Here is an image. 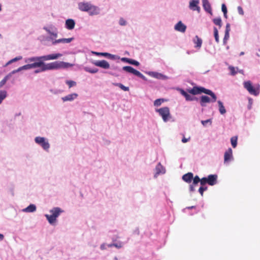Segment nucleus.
<instances>
[{
  "instance_id": "obj_13",
  "label": "nucleus",
  "mask_w": 260,
  "mask_h": 260,
  "mask_svg": "<svg viewBox=\"0 0 260 260\" xmlns=\"http://www.w3.org/2000/svg\"><path fill=\"white\" fill-rule=\"evenodd\" d=\"M203 7L204 10L211 15L212 14L211 5L208 0H202Z\"/></svg>"
},
{
  "instance_id": "obj_3",
  "label": "nucleus",
  "mask_w": 260,
  "mask_h": 260,
  "mask_svg": "<svg viewBox=\"0 0 260 260\" xmlns=\"http://www.w3.org/2000/svg\"><path fill=\"white\" fill-rule=\"evenodd\" d=\"M73 66V64L69 62H66L62 61H56L47 64L45 63L43 70L47 71L60 69H67Z\"/></svg>"
},
{
  "instance_id": "obj_57",
  "label": "nucleus",
  "mask_w": 260,
  "mask_h": 260,
  "mask_svg": "<svg viewBox=\"0 0 260 260\" xmlns=\"http://www.w3.org/2000/svg\"><path fill=\"white\" fill-rule=\"evenodd\" d=\"M114 246L116 247H118V245H117V244H115Z\"/></svg>"
},
{
  "instance_id": "obj_27",
  "label": "nucleus",
  "mask_w": 260,
  "mask_h": 260,
  "mask_svg": "<svg viewBox=\"0 0 260 260\" xmlns=\"http://www.w3.org/2000/svg\"><path fill=\"white\" fill-rule=\"evenodd\" d=\"M32 69L31 68V64H26V65H24V66H23L22 67H20L17 70L13 71L12 72V73H16L17 72H19L20 71H21L22 70H28V69Z\"/></svg>"
},
{
  "instance_id": "obj_17",
  "label": "nucleus",
  "mask_w": 260,
  "mask_h": 260,
  "mask_svg": "<svg viewBox=\"0 0 260 260\" xmlns=\"http://www.w3.org/2000/svg\"><path fill=\"white\" fill-rule=\"evenodd\" d=\"M77 96H78V94L74 93L68 94L64 97H62L61 98V99L63 102L72 101L74 100V99H76L77 98Z\"/></svg>"
},
{
  "instance_id": "obj_1",
  "label": "nucleus",
  "mask_w": 260,
  "mask_h": 260,
  "mask_svg": "<svg viewBox=\"0 0 260 260\" xmlns=\"http://www.w3.org/2000/svg\"><path fill=\"white\" fill-rule=\"evenodd\" d=\"M188 91L189 93L193 95H197L202 93H204L211 96V99L207 95H202L201 97L200 103L202 107H205L207 103L215 102L217 100V97L213 92L211 90L206 89L203 87L194 86L192 88L188 89Z\"/></svg>"
},
{
  "instance_id": "obj_37",
  "label": "nucleus",
  "mask_w": 260,
  "mask_h": 260,
  "mask_svg": "<svg viewBox=\"0 0 260 260\" xmlns=\"http://www.w3.org/2000/svg\"><path fill=\"white\" fill-rule=\"evenodd\" d=\"M193 183L192 184L193 185L197 184L199 182H200L201 179H200L199 177L198 176H196L194 177H193Z\"/></svg>"
},
{
  "instance_id": "obj_19",
  "label": "nucleus",
  "mask_w": 260,
  "mask_h": 260,
  "mask_svg": "<svg viewBox=\"0 0 260 260\" xmlns=\"http://www.w3.org/2000/svg\"><path fill=\"white\" fill-rule=\"evenodd\" d=\"M43 60L37 61L31 64V68H41V71H43V69L44 67L45 63Z\"/></svg>"
},
{
  "instance_id": "obj_15",
  "label": "nucleus",
  "mask_w": 260,
  "mask_h": 260,
  "mask_svg": "<svg viewBox=\"0 0 260 260\" xmlns=\"http://www.w3.org/2000/svg\"><path fill=\"white\" fill-rule=\"evenodd\" d=\"M217 176L216 175H210L207 177L208 184L210 185H214L216 183Z\"/></svg>"
},
{
  "instance_id": "obj_8",
  "label": "nucleus",
  "mask_w": 260,
  "mask_h": 260,
  "mask_svg": "<svg viewBox=\"0 0 260 260\" xmlns=\"http://www.w3.org/2000/svg\"><path fill=\"white\" fill-rule=\"evenodd\" d=\"M122 70L127 73L133 74L144 80H146L145 77L142 74L131 66H124L122 68Z\"/></svg>"
},
{
  "instance_id": "obj_42",
  "label": "nucleus",
  "mask_w": 260,
  "mask_h": 260,
  "mask_svg": "<svg viewBox=\"0 0 260 260\" xmlns=\"http://www.w3.org/2000/svg\"><path fill=\"white\" fill-rule=\"evenodd\" d=\"M207 178L206 177H203L201 179V181H200V183H201V185L202 186H204V185H205L206 183H208V182H207Z\"/></svg>"
},
{
  "instance_id": "obj_30",
  "label": "nucleus",
  "mask_w": 260,
  "mask_h": 260,
  "mask_svg": "<svg viewBox=\"0 0 260 260\" xmlns=\"http://www.w3.org/2000/svg\"><path fill=\"white\" fill-rule=\"evenodd\" d=\"M84 70L88 73L94 74L98 72V69L96 68L91 69L88 67L84 68Z\"/></svg>"
},
{
  "instance_id": "obj_12",
  "label": "nucleus",
  "mask_w": 260,
  "mask_h": 260,
  "mask_svg": "<svg viewBox=\"0 0 260 260\" xmlns=\"http://www.w3.org/2000/svg\"><path fill=\"white\" fill-rule=\"evenodd\" d=\"M233 158V151L231 148H229L224 153V162H226L231 160Z\"/></svg>"
},
{
  "instance_id": "obj_52",
  "label": "nucleus",
  "mask_w": 260,
  "mask_h": 260,
  "mask_svg": "<svg viewBox=\"0 0 260 260\" xmlns=\"http://www.w3.org/2000/svg\"><path fill=\"white\" fill-rule=\"evenodd\" d=\"M4 238V236L3 234H0V241H2Z\"/></svg>"
},
{
  "instance_id": "obj_14",
  "label": "nucleus",
  "mask_w": 260,
  "mask_h": 260,
  "mask_svg": "<svg viewBox=\"0 0 260 260\" xmlns=\"http://www.w3.org/2000/svg\"><path fill=\"white\" fill-rule=\"evenodd\" d=\"M186 26L180 21L175 26V29L181 32H184L186 30Z\"/></svg>"
},
{
  "instance_id": "obj_47",
  "label": "nucleus",
  "mask_w": 260,
  "mask_h": 260,
  "mask_svg": "<svg viewBox=\"0 0 260 260\" xmlns=\"http://www.w3.org/2000/svg\"><path fill=\"white\" fill-rule=\"evenodd\" d=\"M238 13L240 15H243L244 14V11H243V9H242V8L241 7L239 6L238 7Z\"/></svg>"
},
{
  "instance_id": "obj_11",
  "label": "nucleus",
  "mask_w": 260,
  "mask_h": 260,
  "mask_svg": "<svg viewBox=\"0 0 260 260\" xmlns=\"http://www.w3.org/2000/svg\"><path fill=\"white\" fill-rule=\"evenodd\" d=\"M199 3V0H191L189 3V8L193 11H197L199 12L200 8L198 6Z\"/></svg>"
},
{
  "instance_id": "obj_24",
  "label": "nucleus",
  "mask_w": 260,
  "mask_h": 260,
  "mask_svg": "<svg viewBox=\"0 0 260 260\" xmlns=\"http://www.w3.org/2000/svg\"><path fill=\"white\" fill-rule=\"evenodd\" d=\"M156 170V174H159L160 173H165V169L164 168V167L159 163L155 168Z\"/></svg>"
},
{
  "instance_id": "obj_43",
  "label": "nucleus",
  "mask_w": 260,
  "mask_h": 260,
  "mask_svg": "<svg viewBox=\"0 0 260 260\" xmlns=\"http://www.w3.org/2000/svg\"><path fill=\"white\" fill-rule=\"evenodd\" d=\"M8 76H6L1 82H0V86H3L7 82L8 80Z\"/></svg>"
},
{
  "instance_id": "obj_54",
  "label": "nucleus",
  "mask_w": 260,
  "mask_h": 260,
  "mask_svg": "<svg viewBox=\"0 0 260 260\" xmlns=\"http://www.w3.org/2000/svg\"><path fill=\"white\" fill-rule=\"evenodd\" d=\"M153 74H154V77H157V78L158 77L157 76H156V75H157L158 74H157V73H153Z\"/></svg>"
},
{
  "instance_id": "obj_5",
  "label": "nucleus",
  "mask_w": 260,
  "mask_h": 260,
  "mask_svg": "<svg viewBox=\"0 0 260 260\" xmlns=\"http://www.w3.org/2000/svg\"><path fill=\"white\" fill-rule=\"evenodd\" d=\"M51 215L46 214L45 216L47 218L48 222L50 224H53L55 222L57 217L60 215L63 211L59 207H55L50 210Z\"/></svg>"
},
{
  "instance_id": "obj_39",
  "label": "nucleus",
  "mask_w": 260,
  "mask_h": 260,
  "mask_svg": "<svg viewBox=\"0 0 260 260\" xmlns=\"http://www.w3.org/2000/svg\"><path fill=\"white\" fill-rule=\"evenodd\" d=\"M163 101L164 100L162 99H157L154 101V105L155 106H159L161 104Z\"/></svg>"
},
{
  "instance_id": "obj_49",
  "label": "nucleus",
  "mask_w": 260,
  "mask_h": 260,
  "mask_svg": "<svg viewBox=\"0 0 260 260\" xmlns=\"http://www.w3.org/2000/svg\"><path fill=\"white\" fill-rule=\"evenodd\" d=\"M230 24L229 23H227L226 25V29L225 32L229 33L230 31Z\"/></svg>"
},
{
  "instance_id": "obj_51",
  "label": "nucleus",
  "mask_w": 260,
  "mask_h": 260,
  "mask_svg": "<svg viewBox=\"0 0 260 260\" xmlns=\"http://www.w3.org/2000/svg\"><path fill=\"white\" fill-rule=\"evenodd\" d=\"M189 190L190 191H194V188L193 187V184H191L189 186Z\"/></svg>"
},
{
  "instance_id": "obj_25",
  "label": "nucleus",
  "mask_w": 260,
  "mask_h": 260,
  "mask_svg": "<svg viewBox=\"0 0 260 260\" xmlns=\"http://www.w3.org/2000/svg\"><path fill=\"white\" fill-rule=\"evenodd\" d=\"M92 53L97 55H102V56H103L105 57H108L111 59H113L114 58V56L113 55H112L109 53H106V52L100 53V52H93Z\"/></svg>"
},
{
  "instance_id": "obj_7",
  "label": "nucleus",
  "mask_w": 260,
  "mask_h": 260,
  "mask_svg": "<svg viewBox=\"0 0 260 260\" xmlns=\"http://www.w3.org/2000/svg\"><path fill=\"white\" fill-rule=\"evenodd\" d=\"M244 87L247 90L249 93L252 95H257L259 94V90L258 88H254L250 81H246L244 83Z\"/></svg>"
},
{
  "instance_id": "obj_46",
  "label": "nucleus",
  "mask_w": 260,
  "mask_h": 260,
  "mask_svg": "<svg viewBox=\"0 0 260 260\" xmlns=\"http://www.w3.org/2000/svg\"><path fill=\"white\" fill-rule=\"evenodd\" d=\"M208 122H210V124H211L212 123V121H211V119H207L206 120H202L201 121V123H202V124L203 125H206V124L208 123Z\"/></svg>"
},
{
  "instance_id": "obj_29",
  "label": "nucleus",
  "mask_w": 260,
  "mask_h": 260,
  "mask_svg": "<svg viewBox=\"0 0 260 260\" xmlns=\"http://www.w3.org/2000/svg\"><path fill=\"white\" fill-rule=\"evenodd\" d=\"M238 137L237 136L233 137L231 138V144L233 148H235L237 145Z\"/></svg>"
},
{
  "instance_id": "obj_23",
  "label": "nucleus",
  "mask_w": 260,
  "mask_h": 260,
  "mask_svg": "<svg viewBox=\"0 0 260 260\" xmlns=\"http://www.w3.org/2000/svg\"><path fill=\"white\" fill-rule=\"evenodd\" d=\"M193 42L196 44L195 47L198 48H200L202 44V40L198 36L195 37L193 40Z\"/></svg>"
},
{
  "instance_id": "obj_55",
  "label": "nucleus",
  "mask_w": 260,
  "mask_h": 260,
  "mask_svg": "<svg viewBox=\"0 0 260 260\" xmlns=\"http://www.w3.org/2000/svg\"><path fill=\"white\" fill-rule=\"evenodd\" d=\"M194 208V206H191V207H188V209H192V208Z\"/></svg>"
},
{
  "instance_id": "obj_36",
  "label": "nucleus",
  "mask_w": 260,
  "mask_h": 260,
  "mask_svg": "<svg viewBox=\"0 0 260 260\" xmlns=\"http://www.w3.org/2000/svg\"><path fill=\"white\" fill-rule=\"evenodd\" d=\"M66 83L68 85L69 88H71V87L74 86L76 85V82H75L74 81H72V80H67L66 81Z\"/></svg>"
},
{
  "instance_id": "obj_44",
  "label": "nucleus",
  "mask_w": 260,
  "mask_h": 260,
  "mask_svg": "<svg viewBox=\"0 0 260 260\" xmlns=\"http://www.w3.org/2000/svg\"><path fill=\"white\" fill-rule=\"evenodd\" d=\"M230 37V34L228 32H225L224 37L223 38V43L224 44H225L226 42V41L229 39Z\"/></svg>"
},
{
  "instance_id": "obj_31",
  "label": "nucleus",
  "mask_w": 260,
  "mask_h": 260,
  "mask_svg": "<svg viewBox=\"0 0 260 260\" xmlns=\"http://www.w3.org/2000/svg\"><path fill=\"white\" fill-rule=\"evenodd\" d=\"M213 21L215 25H218L219 27H221L222 21L220 18H214Z\"/></svg>"
},
{
  "instance_id": "obj_6",
  "label": "nucleus",
  "mask_w": 260,
  "mask_h": 260,
  "mask_svg": "<svg viewBox=\"0 0 260 260\" xmlns=\"http://www.w3.org/2000/svg\"><path fill=\"white\" fill-rule=\"evenodd\" d=\"M156 111L162 117L164 121L166 122L170 118V110L168 107H162L157 109Z\"/></svg>"
},
{
  "instance_id": "obj_16",
  "label": "nucleus",
  "mask_w": 260,
  "mask_h": 260,
  "mask_svg": "<svg viewBox=\"0 0 260 260\" xmlns=\"http://www.w3.org/2000/svg\"><path fill=\"white\" fill-rule=\"evenodd\" d=\"M182 180L187 183H190L193 179V174L191 172L187 173L183 175Z\"/></svg>"
},
{
  "instance_id": "obj_38",
  "label": "nucleus",
  "mask_w": 260,
  "mask_h": 260,
  "mask_svg": "<svg viewBox=\"0 0 260 260\" xmlns=\"http://www.w3.org/2000/svg\"><path fill=\"white\" fill-rule=\"evenodd\" d=\"M229 69L230 71L231 74L233 76L236 75L237 72L236 71V69L233 66H230L229 67Z\"/></svg>"
},
{
  "instance_id": "obj_4",
  "label": "nucleus",
  "mask_w": 260,
  "mask_h": 260,
  "mask_svg": "<svg viewBox=\"0 0 260 260\" xmlns=\"http://www.w3.org/2000/svg\"><path fill=\"white\" fill-rule=\"evenodd\" d=\"M62 56L60 53L51 54L47 55H44L39 57H32L27 59L26 62H36L40 60H54Z\"/></svg>"
},
{
  "instance_id": "obj_9",
  "label": "nucleus",
  "mask_w": 260,
  "mask_h": 260,
  "mask_svg": "<svg viewBox=\"0 0 260 260\" xmlns=\"http://www.w3.org/2000/svg\"><path fill=\"white\" fill-rule=\"evenodd\" d=\"M35 142L40 144L45 150H48L49 148L50 145L48 142L43 137H36Z\"/></svg>"
},
{
  "instance_id": "obj_45",
  "label": "nucleus",
  "mask_w": 260,
  "mask_h": 260,
  "mask_svg": "<svg viewBox=\"0 0 260 260\" xmlns=\"http://www.w3.org/2000/svg\"><path fill=\"white\" fill-rule=\"evenodd\" d=\"M119 23V24L122 26L126 25V21L122 18L120 19Z\"/></svg>"
},
{
  "instance_id": "obj_40",
  "label": "nucleus",
  "mask_w": 260,
  "mask_h": 260,
  "mask_svg": "<svg viewBox=\"0 0 260 260\" xmlns=\"http://www.w3.org/2000/svg\"><path fill=\"white\" fill-rule=\"evenodd\" d=\"M117 86L124 91H126L129 90V88L128 87H126L121 83L117 84Z\"/></svg>"
},
{
  "instance_id": "obj_20",
  "label": "nucleus",
  "mask_w": 260,
  "mask_h": 260,
  "mask_svg": "<svg viewBox=\"0 0 260 260\" xmlns=\"http://www.w3.org/2000/svg\"><path fill=\"white\" fill-rule=\"evenodd\" d=\"M74 40L73 38L68 39H60L56 40L52 42V44L55 45L57 43H69Z\"/></svg>"
},
{
  "instance_id": "obj_34",
  "label": "nucleus",
  "mask_w": 260,
  "mask_h": 260,
  "mask_svg": "<svg viewBox=\"0 0 260 260\" xmlns=\"http://www.w3.org/2000/svg\"><path fill=\"white\" fill-rule=\"evenodd\" d=\"M22 58V56H18V57H16L10 60H9L6 64V66H8L15 61H18V60H19L20 59H21Z\"/></svg>"
},
{
  "instance_id": "obj_56",
  "label": "nucleus",
  "mask_w": 260,
  "mask_h": 260,
  "mask_svg": "<svg viewBox=\"0 0 260 260\" xmlns=\"http://www.w3.org/2000/svg\"><path fill=\"white\" fill-rule=\"evenodd\" d=\"M244 54V52H241L240 54V55H242Z\"/></svg>"
},
{
  "instance_id": "obj_28",
  "label": "nucleus",
  "mask_w": 260,
  "mask_h": 260,
  "mask_svg": "<svg viewBox=\"0 0 260 260\" xmlns=\"http://www.w3.org/2000/svg\"><path fill=\"white\" fill-rule=\"evenodd\" d=\"M218 104L219 106V111L221 114H224L226 113V110L223 105V103L220 101H218Z\"/></svg>"
},
{
  "instance_id": "obj_21",
  "label": "nucleus",
  "mask_w": 260,
  "mask_h": 260,
  "mask_svg": "<svg viewBox=\"0 0 260 260\" xmlns=\"http://www.w3.org/2000/svg\"><path fill=\"white\" fill-rule=\"evenodd\" d=\"M180 93L182 95H183L185 98L186 101H192L198 99L196 97L191 96L190 94H188L186 91H185L183 89H181L180 90Z\"/></svg>"
},
{
  "instance_id": "obj_2",
  "label": "nucleus",
  "mask_w": 260,
  "mask_h": 260,
  "mask_svg": "<svg viewBox=\"0 0 260 260\" xmlns=\"http://www.w3.org/2000/svg\"><path fill=\"white\" fill-rule=\"evenodd\" d=\"M78 8L81 11L87 12L90 15L99 14V8L88 2H80L78 4Z\"/></svg>"
},
{
  "instance_id": "obj_33",
  "label": "nucleus",
  "mask_w": 260,
  "mask_h": 260,
  "mask_svg": "<svg viewBox=\"0 0 260 260\" xmlns=\"http://www.w3.org/2000/svg\"><path fill=\"white\" fill-rule=\"evenodd\" d=\"M7 92L6 91L1 90L0 91V104L2 101L6 97Z\"/></svg>"
},
{
  "instance_id": "obj_50",
  "label": "nucleus",
  "mask_w": 260,
  "mask_h": 260,
  "mask_svg": "<svg viewBox=\"0 0 260 260\" xmlns=\"http://www.w3.org/2000/svg\"><path fill=\"white\" fill-rule=\"evenodd\" d=\"M190 139V137H189L188 138H186L184 137H183L182 139V142L183 143H185L187 142Z\"/></svg>"
},
{
  "instance_id": "obj_53",
  "label": "nucleus",
  "mask_w": 260,
  "mask_h": 260,
  "mask_svg": "<svg viewBox=\"0 0 260 260\" xmlns=\"http://www.w3.org/2000/svg\"><path fill=\"white\" fill-rule=\"evenodd\" d=\"M44 71H41V68L40 69L37 70L35 71L36 73H38L41 72H44Z\"/></svg>"
},
{
  "instance_id": "obj_26",
  "label": "nucleus",
  "mask_w": 260,
  "mask_h": 260,
  "mask_svg": "<svg viewBox=\"0 0 260 260\" xmlns=\"http://www.w3.org/2000/svg\"><path fill=\"white\" fill-rule=\"evenodd\" d=\"M36 210V207L34 204H30L27 207L23 209V211L26 212H32Z\"/></svg>"
},
{
  "instance_id": "obj_58",
  "label": "nucleus",
  "mask_w": 260,
  "mask_h": 260,
  "mask_svg": "<svg viewBox=\"0 0 260 260\" xmlns=\"http://www.w3.org/2000/svg\"><path fill=\"white\" fill-rule=\"evenodd\" d=\"M115 260H118L117 258H116V257L115 258Z\"/></svg>"
},
{
  "instance_id": "obj_41",
  "label": "nucleus",
  "mask_w": 260,
  "mask_h": 260,
  "mask_svg": "<svg viewBox=\"0 0 260 260\" xmlns=\"http://www.w3.org/2000/svg\"><path fill=\"white\" fill-rule=\"evenodd\" d=\"M207 189V187H204L203 186L200 187L199 189V192L202 196H203L204 191Z\"/></svg>"
},
{
  "instance_id": "obj_22",
  "label": "nucleus",
  "mask_w": 260,
  "mask_h": 260,
  "mask_svg": "<svg viewBox=\"0 0 260 260\" xmlns=\"http://www.w3.org/2000/svg\"><path fill=\"white\" fill-rule=\"evenodd\" d=\"M121 60L124 62H127L131 64H133V65L136 66H138L140 64V63L138 61H137L135 60L132 59L128 58H126V57L122 58Z\"/></svg>"
},
{
  "instance_id": "obj_48",
  "label": "nucleus",
  "mask_w": 260,
  "mask_h": 260,
  "mask_svg": "<svg viewBox=\"0 0 260 260\" xmlns=\"http://www.w3.org/2000/svg\"><path fill=\"white\" fill-rule=\"evenodd\" d=\"M45 29L46 30V31L49 34H50L51 35L54 36V37L56 38L57 36V34L56 33H53V32H52L50 31V30L47 29V28H45Z\"/></svg>"
},
{
  "instance_id": "obj_32",
  "label": "nucleus",
  "mask_w": 260,
  "mask_h": 260,
  "mask_svg": "<svg viewBox=\"0 0 260 260\" xmlns=\"http://www.w3.org/2000/svg\"><path fill=\"white\" fill-rule=\"evenodd\" d=\"M214 36L215 37V41L217 43H218L219 40V36H218V31L216 27H214Z\"/></svg>"
},
{
  "instance_id": "obj_18",
  "label": "nucleus",
  "mask_w": 260,
  "mask_h": 260,
  "mask_svg": "<svg viewBox=\"0 0 260 260\" xmlns=\"http://www.w3.org/2000/svg\"><path fill=\"white\" fill-rule=\"evenodd\" d=\"M75 22L73 19H69L66 21V27L69 29H73L75 27Z\"/></svg>"
},
{
  "instance_id": "obj_10",
  "label": "nucleus",
  "mask_w": 260,
  "mask_h": 260,
  "mask_svg": "<svg viewBox=\"0 0 260 260\" xmlns=\"http://www.w3.org/2000/svg\"><path fill=\"white\" fill-rule=\"evenodd\" d=\"M93 63L95 66L101 67L104 69H108L110 68L109 63L105 60L95 61Z\"/></svg>"
},
{
  "instance_id": "obj_35",
  "label": "nucleus",
  "mask_w": 260,
  "mask_h": 260,
  "mask_svg": "<svg viewBox=\"0 0 260 260\" xmlns=\"http://www.w3.org/2000/svg\"><path fill=\"white\" fill-rule=\"evenodd\" d=\"M221 10H222V11L223 13L224 17L226 18H227V12H228V11H227L226 7L225 4H222Z\"/></svg>"
}]
</instances>
